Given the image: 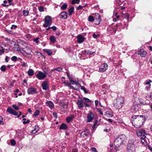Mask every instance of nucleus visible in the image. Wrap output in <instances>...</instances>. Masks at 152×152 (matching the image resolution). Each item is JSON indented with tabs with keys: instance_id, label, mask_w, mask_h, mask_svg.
<instances>
[{
	"instance_id": "f257e3e1",
	"label": "nucleus",
	"mask_w": 152,
	"mask_h": 152,
	"mask_svg": "<svg viewBox=\"0 0 152 152\" xmlns=\"http://www.w3.org/2000/svg\"><path fill=\"white\" fill-rule=\"evenodd\" d=\"M124 98L122 97H118L114 101V106L117 109H120L122 106V104L124 102Z\"/></svg>"
},
{
	"instance_id": "f03ea898",
	"label": "nucleus",
	"mask_w": 152,
	"mask_h": 152,
	"mask_svg": "<svg viewBox=\"0 0 152 152\" xmlns=\"http://www.w3.org/2000/svg\"><path fill=\"white\" fill-rule=\"evenodd\" d=\"M45 23L43 24V26L45 27H47L48 26H50L52 23L51 17L49 16L45 17Z\"/></svg>"
},
{
	"instance_id": "7ed1b4c3",
	"label": "nucleus",
	"mask_w": 152,
	"mask_h": 152,
	"mask_svg": "<svg viewBox=\"0 0 152 152\" xmlns=\"http://www.w3.org/2000/svg\"><path fill=\"white\" fill-rule=\"evenodd\" d=\"M133 119H137L140 121V124L142 125L143 122L145 121V117L144 115H134L132 117Z\"/></svg>"
},
{
	"instance_id": "20e7f679",
	"label": "nucleus",
	"mask_w": 152,
	"mask_h": 152,
	"mask_svg": "<svg viewBox=\"0 0 152 152\" xmlns=\"http://www.w3.org/2000/svg\"><path fill=\"white\" fill-rule=\"evenodd\" d=\"M24 45L26 48H22V50L27 54H30L32 51V49L31 48L27 47V45L26 43L24 42L23 44Z\"/></svg>"
},
{
	"instance_id": "39448f33",
	"label": "nucleus",
	"mask_w": 152,
	"mask_h": 152,
	"mask_svg": "<svg viewBox=\"0 0 152 152\" xmlns=\"http://www.w3.org/2000/svg\"><path fill=\"white\" fill-rule=\"evenodd\" d=\"M122 144H123V143L118 138H116L114 142V145L115 146V149L116 150H118V148L120 147Z\"/></svg>"
},
{
	"instance_id": "423d86ee",
	"label": "nucleus",
	"mask_w": 152,
	"mask_h": 152,
	"mask_svg": "<svg viewBox=\"0 0 152 152\" xmlns=\"http://www.w3.org/2000/svg\"><path fill=\"white\" fill-rule=\"evenodd\" d=\"M90 135L89 130L88 129H85V130L80 133V137H88Z\"/></svg>"
},
{
	"instance_id": "0eeeda50",
	"label": "nucleus",
	"mask_w": 152,
	"mask_h": 152,
	"mask_svg": "<svg viewBox=\"0 0 152 152\" xmlns=\"http://www.w3.org/2000/svg\"><path fill=\"white\" fill-rule=\"evenodd\" d=\"M94 115L92 112L89 111L87 115V122H90L94 119Z\"/></svg>"
},
{
	"instance_id": "6e6552de",
	"label": "nucleus",
	"mask_w": 152,
	"mask_h": 152,
	"mask_svg": "<svg viewBox=\"0 0 152 152\" xmlns=\"http://www.w3.org/2000/svg\"><path fill=\"white\" fill-rule=\"evenodd\" d=\"M36 76L39 80H42L46 77V75L42 72L39 71Z\"/></svg>"
},
{
	"instance_id": "1a4fd4ad",
	"label": "nucleus",
	"mask_w": 152,
	"mask_h": 152,
	"mask_svg": "<svg viewBox=\"0 0 152 152\" xmlns=\"http://www.w3.org/2000/svg\"><path fill=\"white\" fill-rule=\"evenodd\" d=\"M107 68V64L104 63L101 65L99 68V70L101 72H105Z\"/></svg>"
},
{
	"instance_id": "9d476101",
	"label": "nucleus",
	"mask_w": 152,
	"mask_h": 152,
	"mask_svg": "<svg viewBox=\"0 0 152 152\" xmlns=\"http://www.w3.org/2000/svg\"><path fill=\"white\" fill-rule=\"evenodd\" d=\"M28 93L29 94H34L37 93V89L34 88H28Z\"/></svg>"
},
{
	"instance_id": "9b49d317",
	"label": "nucleus",
	"mask_w": 152,
	"mask_h": 152,
	"mask_svg": "<svg viewBox=\"0 0 152 152\" xmlns=\"http://www.w3.org/2000/svg\"><path fill=\"white\" fill-rule=\"evenodd\" d=\"M137 134L138 136H140L144 134H146L147 133H145L144 129H139L137 131Z\"/></svg>"
},
{
	"instance_id": "f8f14e48",
	"label": "nucleus",
	"mask_w": 152,
	"mask_h": 152,
	"mask_svg": "<svg viewBox=\"0 0 152 152\" xmlns=\"http://www.w3.org/2000/svg\"><path fill=\"white\" fill-rule=\"evenodd\" d=\"M7 111L9 113L12 114L14 115H18L17 112L11 107L8 108H7Z\"/></svg>"
},
{
	"instance_id": "ddd939ff",
	"label": "nucleus",
	"mask_w": 152,
	"mask_h": 152,
	"mask_svg": "<svg viewBox=\"0 0 152 152\" xmlns=\"http://www.w3.org/2000/svg\"><path fill=\"white\" fill-rule=\"evenodd\" d=\"M83 103H84V102L82 100L80 99L77 100V104L78 105V107L79 108H80L83 107L84 105Z\"/></svg>"
},
{
	"instance_id": "4468645a",
	"label": "nucleus",
	"mask_w": 152,
	"mask_h": 152,
	"mask_svg": "<svg viewBox=\"0 0 152 152\" xmlns=\"http://www.w3.org/2000/svg\"><path fill=\"white\" fill-rule=\"evenodd\" d=\"M84 40V38L81 35H79L77 36V41L79 43L83 42Z\"/></svg>"
},
{
	"instance_id": "2eb2a0df",
	"label": "nucleus",
	"mask_w": 152,
	"mask_h": 152,
	"mask_svg": "<svg viewBox=\"0 0 152 152\" xmlns=\"http://www.w3.org/2000/svg\"><path fill=\"white\" fill-rule=\"evenodd\" d=\"M67 13L66 12H63L60 14L59 16H61V18L65 19L67 18Z\"/></svg>"
},
{
	"instance_id": "dca6fc26",
	"label": "nucleus",
	"mask_w": 152,
	"mask_h": 152,
	"mask_svg": "<svg viewBox=\"0 0 152 152\" xmlns=\"http://www.w3.org/2000/svg\"><path fill=\"white\" fill-rule=\"evenodd\" d=\"M147 54V52L145 51L144 50H141L138 52V54L140 55L142 57H145Z\"/></svg>"
},
{
	"instance_id": "f3484780",
	"label": "nucleus",
	"mask_w": 152,
	"mask_h": 152,
	"mask_svg": "<svg viewBox=\"0 0 152 152\" xmlns=\"http://www.w3.org/2000/svg\"><path fill=\"white\" fill-rule=\"evenodd\" d=\"M42 86L43 90H46L48 88L47 82L46 81H44L42 84Z\"/></svg>"
},
{
	"instance_id": "a211bd4d",
	"label": "nucleus",
	"mask_w": 152,
	"mask_h": 152,
	"mask_svg": "<svg viewBox=\"0 0 152 152\" xmlns=\"http://www.w3.org/2000/svg\"><path fill=\"white\" fill-rule=\"evenodd\" d=\"M46 104L51 109H53L54 107V104L51 101H47L46 102Z\"/></svg>"
},
{
	"instance_id": "6ab92c4d",
	"label": "nucleus",
	"mask_w": 152,
	"mask_h": 152,
	"mask_svg": "<svg viewBox=\"0 0 152 152\" xmlns=\"http://www.w3.org/2000/svg\"><path fill=\"white\" fill-rule=\"evenodd\" d=\"M117 138L123 143V141L126 140V137L124 134H122L119 135Z\"/></svg>"
},
{
	"instance_id": "aec40b11",
	"label": "nucleus",
	"mask_w": 152,
	"mask_h": 152,
	"mask_svg": "<svg viewBox=\"0 0 152 152\" xmlns=\"http://www.w3.org/2000/svg\"><path fill=\"white\" fill-rule=\"evenodd\" d=\"M67 128L68 126L66 125L64 123L62 124L59 127V129L60 130H66L67 129Z\"/></svg>"
},
{
	"instance_id": "412c9836",
	"label": "nucleus",
	"mask_w": 152,
	"mask_h": 152,
	"mask_svg": "<svg viewBox=\"0 0 152 152\" xmlns=\"http://www.w3.org/2000/svg\"><path fill=\"white\" fill-rule=\"evenodd\" d=\"M74 117V115H72L70 116L67 117L66 119V121L68 123H69L70 121L72 120Z\"/></svg>"
},
{
	"instance_id": "4be33fe9",
	"label": "nucleus",
	"mask_w": 152,
	"mask_h": 152,
	"mask_svg": "<svg viewBox=\"0 0 152 152\" xmlns=\"http://www.w3.org/2000/svg\"><path fill=\"white\" fill-rule=\"evenodd\" d=\"M44 52L47 53L48 55L50 56L52 54V52L51 50L48 49L44 50Z\"/></svg>"
},
{
	"instance_id": "5701e85b",
	"label": "nucleus",
	"mask_w": 152,
	"mask_h": 152,
	"mask_svg": "<svg viewBox=\"0 0 152 152\" xmlns=\"http://www.w3.org/2000/svg\"><path fill=\"white\" fill-rule=\"evenodd\" d=\"M28 74L29 76H32L34 74V71L32 69H30L28 71Z\"/></svg>"
},
{
	"instance_id": "b1692460",
	"label": "nucleus",
	"mask_w": 152,
	"mask_h": 152,
	"mask_svg": "<svg viewBox=\"0 0 152 152\" xmlns=\"http://www.w3.org/2000/svg\"><path fill=\"white\" fill-rule=\"evenodd\" d=\"M74 7H71L70 9H69L68 10V12H69V15H71L72 13L74 12Z\"/></svg>"
},
{
	"instance_id": "393cba45",
	"label": "nucleus",
	"mask_w": 152,
	"mask_h": 152,
	"mask_svg": "<svg viewBox=\"0 0 152 152\" xmlns=\"http://www.w3.org/2000/svg\"><path fill=\"white\" fill-rule=\"evenodd\" d=\"M68 103L67 102L66 103H64L62 105V107L64 109V111H66L67 110V105Z\"/></svg>"
},
{
	"instance_id": "a878e982",
	"label": "nucleus",
	"mask_w": 152,
	"mask_h": 152,
	"mask_svg": "<svg viewBox=\"0 0 152 152\" xmlns=\"http://www.w3.org/2000/svg\"><path fill=\"white\" fill-rule=\"evenodd\" d=\"M70 82L71 83V84L72 85L74 84H76V85H77L78 84V82L75 81L73 80H72L71 78H69V80Z\"/></svg>"
},
{
	"instance_id": "bb28decb",
	"label": "nucleus",
	"mask_w": 152,
	"mask_h": 152,
	"mask_svg": "<svg viewBox=\"0 0 152 152\" xmlns=\"http://www.w3.org/2000/svg\"><path fill=\"white\" fill-rule=\"evenodd\" d=\"M50 40L52 43H55L56 41L55 37L54 36H51L50 37Z\"/></svg>"
},
{
	"instance_id": "cd10ccee",
	"label": "nucleus",
	"mask_w": 152,
	"mask_h": 152,
	"mask_svg": "<svg viewBox=\"0 0 152 152\" xmlns=\"http://www.w3.org/2000/svg\"><path fill=\"white\" fill-rule=\"evenodd\" d=\"M56 70L59 72H61L62 70V68L61 67H60L57 68H53L51 69V71H53L54 70Z\"/></svg>"
},
{
	"instance_id": "c85d7f7f",
	"label": "nucleus",
	"mask_w": 152,
	"mask_h": 152,
	"mask_svg": "<svg viewBox=\"0 0 152 152\" xmlns=\"http://www.w3.org/2000/svg\"><path fill=\"white\" fill-rule=\"evenodd\" d=\"M88 21L89 22H93L94 20V18L93 16L90 15L88 17Z\"/></svg>"
},
{
	"instance_id": "c756f323",
	"label": "nucleus",
	"mask_w": 152,
	"mask_h": 152,
	"mask_svg": "<svg viewBox=\"0 0 152 152\" xmlns=\"http://www.w3.org/2000/svg\"><path fill=\"white\" fill-rule=\"evenodd\" d=\"M64 83L66 85L68 86L69 87H71L72 89H74V87L71 85V84L68 83L64 82Z\"/></svg>"
},
{
	"instance_id": "7c9ffc66",
	"label": "nucleus",
	"mask_w": 152,
	"mask_h": 152,
	"mask_svg": "<svg viewBox=\"0 0 152 152\" xmlns=\"http://www.w3.org/2000/svg\"><path fill=\"white\" fill-rule=\"evenodd\" d=\"M80 0H72V3L73 4H79L80 2Z\"/></svg>"
},
{
	"instance_id": "2f4dec72",
	"label": "nucleus",
	"mask_w": 152,
	"mask_h": 152,
	"mask_svg": "<svg viewBox=\"0 0 152 152\" xmlns=\"http://www.w3.org/2000/svg\"><path fill=\"white\" fill-rule=\"evenodd\" d=\"M67 4H64L61 6V9L63 10H65L67 8Z\"/></svg>"
},
{
	"instance_id": "473e14b6",
	"label": "nucleus",
	"mask_w": 152,
	"mask_h": 152,
	"mask_svg": "<svg viewBox=\"0 0 152 152\" xmlns=\"http://www.w3.org/2000/svg\"><path fill=\"white\" fill-rule=\"evenodd\" d=\"M134 145V143L132 142L129 143L127 145V148L130 149L131 147H132Z\"/></svg>"
},
{
	"instance_id": "72a5a7b5",
	"label": "nucleus",
	"mask_w": 152,
	"mask_h": 152,
	"mask_svg": "<svg viewBox=\"0 0 152 152\" xmlns=\"http://www.w3.org/2000/svg\"><path fill=\"white\" fill-rule=\"evenodd\" d=\"M85 53L87 54H92L94 53L95 52H92L89 50H85Z\"/></svg>"
},
{
	"instance_id": "f704fd0d",
	"label": "nucleus",
	"mask_w": 152,
	"mask_h": 152,
	"mask_svg": "<svg viewBox=\"0 0 152 152\" xmlns=\"http://www.w3.org/2000/svg\"><path fill=\"white\" fill-rule=\"evenodd\" d=\"M28 10H24L23 11V15L25 16H26L28 15Z\"/></svg>"
},
{
	"instance_id": "c9c22d12",
	"label": "nucleus",
	"mask_w": 152,
	"mask_h": 152,
	"mask_svg": "<svg viewBox=\"0 0 152 152\" xmlns=\"http://www.w3.org/2000/svg\"><path fill=\"white\" fill-rule=\"evenodd\" d=\"M10 143L11 145L12 146L15 145L16 144V142L15 140L14 139H11L10 140Z\"/></svg>"
},
{
	"instance_id": "e433bc0d",
	"label": "nucleus",
	"mask_w": 152,
	"mask_h": 152,
	"mask_svg": "<svg viewBox=\"0 0 152 152\" xmlns=\"http://www.w3.org/2000/svg\"><path fill=\"white\" fill-rule=\"evenodd\" d=\"M39 113L40 111L38 110H37L34 113V116H36L39 115Z\"/></svg>"
},
{
	"instance_id": "4c0bfd02",
	"label": "nucleus",
	"mask_w": 152,
	"mask_h": 152,
	"mask_svg": "<svg viewBox=\"0 0 152 152\" xmlns=\"http://www.w3.org/2000/svg\"><path fill=\"white\" fill-rule=\"evenodd\" d=\"M0 69L2 72H5L6 70V68L5 66L3 65L1 66Z\"/></svg>"
},
{
	"instance_id": "58836bf2",
	"label": "nucleus",
	"mask_w": 152,
	"mask_h": 152,
	"mask_svg": "<svg viewBox=\"0 0 152 152\" xmlns=\"http://www.w3.org/2000/svg\"><path fill=\"white\" fill-rule=\"evenodd\" d=\"M3 2H4V4H2V6H3L4 7H8L9 6V5H6V4H5L7 3V1L4 0V1Z\"/></svg>"
},
{
	"instance_id": "ea45409f",
	"label": "nucleus",
	"mask_w": 152,
	"mask_h": 152,
	"mask_svg": "<svg viewBox=\"0 0 152 152\" xmlns=\"http://www.w3.org/2000/svg\"><path fill=\"white\" fill-rule=\"evenodd\" d=\"M81 89L83 90L84 92L86 93H87L88 91L86 90V88L84 87L81 86Z\"/></svg>"
},
{
	"instance_id": "a19ab883",
	"label": "nucleus",
	"mask_w": 152,
	"mask_h": 152,
	"mask_svg": "<svg viewBox=\"0 0 152 152\" xmlns=\"http://www.w3.org/2000/svg\"><path fill=\"white\" fill-rule=\"evenodd\" d=\"M83 99L85 100V101L86 102H93L91 101L90 99H88L86 97H84Z\"/></svg>"
},
{
	"instance_id": "79ce46f5",
	"label": "nucleus",
	"mask_w": 152,
	"mask_h": 152,
	"mask_svg": "<svg viewBox=\"0 0 152 152\" xmlns=\"http://www.w3.org/2000/svg\"><path fill=\"white\" fill-rule=\"evenodd\" d=\"M100 34H98L97 35L95 33L93 34V37L95 38H97L100 37Z\"/></svg>"
},
{
	"instance_id": "37998d69",
	"label": "nucleus",
	"mask_w": 152,
	"mask_h": 152,
	"mask_svg": "<svg viewBox=\"0 0 152 152\" xmlns=\"http://www.w3.org/2000/svg\"><path fill=\"white\" fill-rule=\"evenodd\" d=\"M11 60L15 61L17 60V57L15 56H13L11 58Z\"/></svg>"
},
{
	"instance_id": "c03bdc74",
	"label": "nucleus",
	"mask_w": 152,
	"mask_h": 152,
	"mask_svg": "<svg viewBox=\"0 0 152 152\" xmlns=\"http://www.w3.org/2000/svg\"><path fill=\"white\" fill-rule=\"evenodd\" d=\"M12 107L16 110H18L19 109V107L15 105H12Z\"/></svg>"
},
{
	"instance_id": "a18cd8bd",
	"label": "nucleus",
	"mask_w": 152,
	"mask_h": 152,
	"mask_svg": "<svg viewBox=\"0 0 152 152\" xmlns=\"http://www.w3.org/2000/svg\"><path fill=\"white\" fill-rule=\"evenodd\" d=\"M96 109L97 110V111L100 114H101V115H103V113L101 109L99 108H96Z\"/></svg>"
},
{
	"instance_id": "49530a36",
	"label": "nucleus",
	"mask_w": 152,
	"mask_h": 152,
	"mask_svg": "<svg viewBox=\"0 0 152 152\" xmlns=\"http://www.w3.org/2000/svg\"><path fill=\"white\" fill-rule=\"evenodd\" d=\"M39 39V37H37L36 38H35L34 39V41L36 43H38L39 42L38 40Z\"/></svg>"
},
{
	"instance_id": "de8ad7c7",
	"label": "nucleus",
	"mask_w": 152,
	"mask_h": 152,
	"mask_svg": "<svg viewBox=\"0 0 152 152\" xmlns=\"http://www.w3.org/2000/svg\"><path fill=\"white\" fill-rule=\"evenodd\" d=\"M39 11L41 12H43V11H44V8H43V7H42V6H41V7H39Z\"/></svg>"
},
{
	"instance_id": "09e8293b",
	"label": "nucleus",
	"mask_w": 152,
	"mask_h": 152,
	"mask_svg": "<svg viewBox=\"0 0 152 152\" xmlns=\"http://www.w3.org/2000/svg\"><path fill=\"white\" fill-rule=\"evenodd\" d=\"M85 7V6H82L80 5H79L77 8V10H80L82 9L83 7Z\"/></svg>"
},
{
	"instance_id": "8fccbe9b",
	"label": "nucleus",
	"mask_w": 152,
	"mask_h": 152,
	"mask_svg": "<svg viewBox=\"0 0 152 152\" xmlns=\"http://www.w3.org/2000/svg\"><path fill=\"white\" fill-rule=\"evenodd\" d=\"M53 117H54L55 118H57V113L56 112H53Z\"/></svg>"
},
{
	"instance_id": "3c124183",
	"label": "nucleus",
	"mask_w": 152,
	"mask_h": 152,
	"mask_svg": "<svg viewBox=\"0 0 152 152\" xmlns=\"http://www.w3.org/2000/svg\"><path fill=\"white\" fill-rule=\"evenodd\" d=\"M97 120H96L94 122V125L92 127V128L94 129L95 127V126L97 124Z\"/></svg>"
},
{
	"instance_id": "603ef678",
	"label": "nucleus",
	"mask_w": 152,
	"mask_h": 152,
	"mask_svg": "<svg viewBox=\"0 0 152 152\" xmlns=\"http://www.w3.org/2000/svg\"><path fill=\"white\" fill-rule=\"evenodd\" d=\"M91 150L93 152H98L96 149L94 147L92 148Z\"/></svg>"
},
{
	"instance_id": "864d4df0",
	"label": "nucleus",
	"mask_w": 152,
	"mask_h": 152,
	"mask_svg": "<svg viewBox=\"0 0 152 152\" xmlns=\"http://www.w3.org/2000/svg\"><path fill=\"white\" fill-rule=\"evenodd\" d=\"M30 121V120L28 119V120H27L26 121H24L23 122V124H26L29 123Z\"/></svg>"
},
{
	"instance_id": "5fc2aeb1",
	"label": "nucleus",
	"mask_w": 152,
	"mask_h": 152,
	"mask_svg": "<svg viewBox=\"0 0 152 152\" xmlns=\"http://www.w3.org/2000/svg\"><path fill=\"white\" fill-rule=\"evenodd\" d=\"M17 26L15 25H12L11 27V29H12L13 28L15 29L17 27Z\"/></svg>"
},
{
	"instance_id": "6e6d98bb",
	"label": "nucleus",
	"mask_w": 152,
	"mask_h": 152,
	"mask_svg": "<svg viewBox=\"0 0 152 152\" xmlns=\"http://www.w3.org/2000/svg\"><path fill=\"white\" fill-rule=\"evenodd\" d=\"M4 53V49H0V55H1Z\"/></svg>"
},
{
	"instance_id": "4d7b16f0",
	"label": "nucleus",
	"mask_w": 152,
	"mask_h": 152,
	"mask_svg": "<svg viewBox=\"0 0 152 152\" xmlns=\"http://www.w3.org/2000/svg\"><path fill=\"white\" fill-rule=\"evenodd\" d=\"M56 27L55 26L51 27V28H52L53 31L56 30Z\"/></svg>"
},
{
	"instance_id": "13d9d810",
	"label": "nucleus",
	"mask_w": 152,
	"mask_h": 152,
	"mask_svg": "<svg viewBox=\"0 0 152 152\" xmlns=\"http://www.w3.org/2000/svg\"><path fill=\"white\" fill-rule=\"evenodd\" d=\"M9 59V57L8 56H6L5 58V61L6 62H8Z\"/></svg>"
},
{
	"instance_id": "bf43d9fd",
	"label": "nucleus",
	"mask_w": 152,
	"mask_h": 152,
	"mask_svg": "<svg viewBox=\"0 0 152 152\" xmlns=\"http://www.w3.org/2000/svg\"><path fill=\"white\" fill-rule=\"evenodd\" d=\"M35 126H36V128H35V129L32 132L33 133V134H34V133H36L37 132V131H36L35 130L36 129L37 126V127L38 128V125H36Z\"/></svg>"
},
{
	"instance_id": "052dcab7",
	"label": "nucleus",
	"mask_w": 152,
	"mask_h": 152,
	"mask_svg": "<svg viewBox=\"0 0 152 152\" xmlns=\"http://www.w3.org/2000/svg\"><path fill=\"white\" fill-rule=\"evenodd\" d=\"M22 66L23 67H26V66H27V65L26 63L24 62H23L22 64Z\"/></svg>"
},
{
	"instance_id": "680f3d73",
	"label": "nucleus",
	"mask_w": 152,
	"mask_h": 152,
	"mask_svg": "<svg viewBox=\"0 0 152 152\" xmlns=\"http://www.w3.org/2000/svg\"><path fill=\"white\" fill-rule=\"evenodd\" d=\"M84 104H85V106L86 107H90V105L88 104L87 103H86L85 102H84Z\"/></svg>"
},
{
	"instance_id": "e2e57ef3",
	"label": "nucleus",
	"mask_w": 152,
	"mask_h": 152,
	"mask_svg": "<svg viewBox=\"0 0 152 152\" xmlns=\"http://www.w3.org/2000/svg\"><path fill=\"white\" fill-rule=\"evenodd\" d=\"M141 136H142L141 139L142 140H145V139L146 138V136H145V134L142 135Z\"/></svg>"
},
{
	"instance_id": "0e129e2a",
	"label": "nucleus",
	"mask_w": 152,
	"mask_h": 152,
	"mask_svg": "<svg viewBox=\"0 0 152 152\" xmlns=\"http://www.w3.org/2000/svg\"><path fill=\"white\" fill-rule=\"evenodd\" d=\"M129 16L128 14L126 13L125 14V17L127 18V19L129 18Z\"/></svg>"
},
{
	"instance_id": "69168bd1",
	"label": "nucleus",
	"mask_w": 152,
	"mask_h": 152,
	"mask_svg": "<svg viewBox=\"0 0 152 152\" xmlns=\"http://www.w3.org/2000/svg\"><path fill=\"white\" fill-rule=\"evenodd\" d=\"M72 152H77V150L76 148H73L72 150Z\"/></svg>"
},
{
	"instance_id": "338daca9",
	"label": "nucleus",
	"mask_w": 152,
	"mask_h": 152,
	"mask_svg": "<svg viewBox=\"0 0 152 152\" xmlns=\"http://www.w3.org/2000/svg\"><path fill=\"white\" fill-rule=\"evenodd\" d=\"M95 106H97L98 105V100H96L95 101Z\"/></svg>"
},
{
	"instance_id": "774afa93",
	"label": "nucleus",
	"mask_w": 152,
	"mask_h": 152,
	"mask_svg": "<svg viewBox=\"0 0 152 152\" xmlns=\"http://www.w3.org/2000/svg\"><path fill=\"white\" fill-rule=\"evenodd\" d=\"M148 48L150 50L152 51V47L151 46H149L148 47Z\"/></svg>"
}]
</instances>
